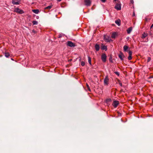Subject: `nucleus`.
Segmentation results:
<instances>
[{
  "mask_svg": "<svg viewBox=\"0 0 153 153\" xmlns=\"http://www.w3.org/2000/svg\"><path fill=\"white\" fill-rule=\"evenodd\" d=\"M67 45L70 47H74L75 46L74 43L71 41H68L67 43Z\"/></svg>",
  "mask_w": 153,
  "mask_h": 153,
  "instance_id": "1",
  "label": "nucleus"
},
{
  "mask_svg": "<svg viewBox=\"0 0 153 153\" xmlns=\"http://www.w3.org/2000/svg\"><path fill=\"white\" fill-rule=\"evenodd\" d=\"M104 39L107 42H109L111 41H112L111 38L108 36L104 35Z\"/></svg>",
  "mask_w": 153,
  "mask_h": 153,
  "instance_id": "2",
  "label": "nucleus"
},
{
  "mask_svg": "<svg viewBox=\"0 0 153 153\" xmlns=\"http://www.w3.org/2000/svg\"><path fill=\"white\" fill-rule=\"evenodd\" d=\"M107 56L105 53H102L101 55V59L103 62H105L106 61Z\"/></svg>",
  "mask_w": 153,
  "mask_h": 153,
  "instance_id": "3",
  "label": "nucleus"
},
{
  "mask_svg": "<svg viewBox=\"0 0 153 153\" xmlns=\"http://www.w3.org/2000/svg\"><path fill=\"white\" fill-rule=\"evenodd\" d=\"M109 79L107 76H106L104 79V84L105 85H107L108 84Z\"/></svg>",
  "mask_w": 153,
  "mask_h": 153,
  "instance_id": "4",
  "label": "nucleus"
},
{
  "mask_svg": "<svg viewBox=\"0 0 153 153\" xmlns=\"http://www.w3.org/2000/svg\"><path fill=\"white\" fill-rule=\"evenodd\" d=\"M14 11L20 14L22 13H24L23 11L20 9L16 8L15 9Z\"/></svg>",
  "mask_w": 153,
  "mask_h": 153,
  "instance_id": "5",
  "label": "nucleus"
},
{
  "mask_svg": "<svg viewBox=\"0 0 153 153\" xmlns=\"http://www.w3.org/2000/svg\"><path fill=\"white\" fill-rule=\"evenodd\" d=\"M20 0H12V3L13 4L18 5L20 3Z\"/></svg>",
  "mask_w": 153,
  "mask_h": 153,
  "instance_id": "6",
  "label": "nucleus"
},
{
  "mask_svg": "<svg viewBox=\"0 0 153 153\" xmlns=\"http://www.w3.org/2000/svg\"><path fill=\"white\" fill-rule=\"evenodd\" d=\"M84 2L85 5L87 6H90L91 3L90 0H85Z\"/></svg>",
  "mask_w": 153,
  "mask_h": 153,
  "instance_id": "7",
  "label": "nucleus"
},
{
  "mask_svg": "<svg viewBox=\"0 0 153 153\" xmlns=\"http://www.w3.org/2000/svg\"><path fill=\"white\" fill-rule=\"evenodd\" d=\"M119 104V102L118 101H114L113 102L112 105L114 108H116L117 107Z\"/></svg>",
  "mask_w": 153,
  "mask_h": 153,
  "instance_id": "8",
  "label": "nucleus"
},
{
  "mask_svg": "<svg viewBox=\"0 0 153 153\" xmlns=\"http://www.w3.org/2000/svg\"><path fill=\"white\" fill-rule=\"evenodd\" d=\"M115 8L117 10H120L121 9V5L120 4H117L115 6Z\"/></svg>",
  "mask_w": 153,
  "mask_h": 153,
  "instance_id": "9",
  "label": "nucleus"
},
{
  "mask_svg": "<svg viewBox=\"0 0 153 153\" xmlns=\"http://www.w3.org/2000/svg\"><path fill=\"white\" fill-rule=\"evenodd\" d=\"M118 56L119 57L121 60H123V58L124 57V56L122 53L121 52L120 54H119Z\"/></svg>",
  "mask_w": 153,
  "mask_h": 153,
  "instance_id": "10",
  "label": "nucleus"
},
{
  "mask_svg": "<svg viewBox=\"0 0 153 153\" xmlns=\"http://www.w3.org/2000/svg\"><path fill=\"white\" fill-rule=\"evenodd\" d=\"M95 48L96 51H98L99 50L100 47L99 45L96 44L95 45Z\"/></svg>",
  "mask_w": 153,
  "mask_h": 153,
  "instance_id": "11",
  "label": "nucleus"
},
{
  "mask_svg": "<svg viewBox=\"0 0 153 153\" xmlns=\"http://www.w3.org/2000/svg\"><path fill=\"white\" fill-rule=\"evenodd\" d=\"M132 29L131 27H130L129 28H128L127 30V33L128 34L130 33L131 31L132 30Z\"/></svg>",
  "mask_w": 153,
  "mask_h": 153,
  "instance_id": "12",
  "label": "nucleus"
},
{
  "mask_svg": "<svg viewBox=\"0 0 153 153\" xmlns=\"http://www.w3.org/2000/svg\"><path fill=\"white\" fill-rule=\"evenodd\" d=\"M115 23L118 26H120V19H118L115 21Z\"/></svg>",
  "mask_w": 153,
  "mask_h": 153,
  "instance_id": "13",
  "label": "nucleus"
},
{
  "mask_svg": "<svg viewBox=\"0 0 153 153\" xmlns=\"http://www.w3.org/2000/svg\"><path fill=\"white\" fill-rule=\"evenodd\" d=\"M32 11L34 13L37 14L39 13V10L38 9H33L32 10Z\"/></svg>",
  "mask_w": 153,
  "mask_h": 153,
  "instance_id": "14",
  "label": "nucleus"
},
{
  "mask_svg": "<svg viewBox=\"0 0 153 153\" xmlns=\"http://www.w3.org/2000/svg\"><path fill=\"white\" fill-rule=\"evenodd\" d=\"M117 35V33L116 32L113 33L111 34V37L113 38H114Z\"/></svg>",
  "mask_w": 153,
  "mask_h": 153,
  "instance_id": "15",
  "label": "nucleus"
},
{
  "mask_svg": "<svg viewBox=\"0 0 153 153\" xmlns=\"http://www.w3.org/2000/svg\"><path fill=\"white\" fill-rule=\"evenodd\" d=\"M101 49L102 50H105L106 51L107 49V47L102 45L101 46Z\"/></svg>",
  "mask_w": 153,
  "mask_h": 153,
  "instance_id": "16",
  "label": "nucleus"
},
{
  "mask_svg": "<svg viewBox=\"0 0 153 153\" xmlns=\"http://www.w3.org/2000/svg\"><path fill=\"white\" fill-rule=\"evenodd\" d=\"M128 48V47L126 45H125L123 47V50L124 51H127V50Z\"/></svg>",
  "mask_w": 153,
  "mask_h": 153,
  "instance_id": "17",
  "label": "nucleus"
},
{
  "mask_svg": "<svg viewBox=\"0 0 153 153\" xmlns=\"http://www.w3.org/2000/svg\"><path fill=\"white\" fill-rule=\"evenodd\" d=\"M147 36V34L145 33H143L142 34V38H144L146 37Z\"/></svg>",
  "mask_w": 153,
  "mask_h": 153,
  "instance_id": "18",
  "label": "nucleus"
},
{
  "mask_svg": "<svg viewBox=\"0 0 153 153\" xmlns=\"http://www.w3.org/2000/svg\"><path fill=\"white\" fill-rule=\"evenodd\" d=\"M4 55L6 57L8 58L10 56V54L8 52H6L4 53Z\"/></svg>",
  "mask_w": 153,
  "mask_h": 153,
  "instance_id": "19",
  "label": "nucleus"
},
{
  "mask_svg": "<svg viewBox=\"0 0 153 153\" xmlns=\"http://www.w3.org/2000/svg\"><path fill=\"white\" fill-rule=\"evenodd\" d=\"M88 62L89 64L90 65H91V57L89 56H88Z\"/></svg>",
  "mask_w": 153,
  "mask_h": 153,
  "instance_id": "20",
  "label": "nucleus"
},
{
  "mask_svg": "<svg viewBox=\"0 0 153 153\" xmlns=\"http://www.w3.org/2000/svg\"><path fill=\"white\" fill-rule=\"evenodd\" d=\"M52 5L49 6H48V7H45L44 8V9L45 10H46V9H51L52 8Z\"/></svg>",
  "mask_w": 153,
  "mask_h": 153,
  "instance_id": "21",
  "label": "nucleus"
},
{
  "mask_svg": "<svg viewBox=\"0 0 153 153\" xmlns=\"http://www.w3.org/2000/svg\"><path fill=\"white\" fill-rule=\"evenodd\" d=\"M111 99H107L106 100V102L108 104H109L110 105V104H109V103L111 102Z\"/></svg>",
  "mask_w": 153,
  "mask_h": 153,
  "instance_id": "22",
  "label": "nucleus"
},
{
  "mask_svg": "<svg viewBox=\"0 0 153 153\" xmlns=\"http://www.w3.org/2000/svg\"><path fill=\"white\" fill-rule=\"evenodd\" d=\"M32 23L33 25H37L38 24V22L36 21H33L32 22Z\"/></svg>",
  "mask_w": 153,
  "mask_h": 153,
  "instance_id": "23",
  "label": "nucleus"
},
{
  "mask_svg": "<svg viewBox=\"0 0 153 153\" xmlns=\"http://www.w3.org/2000/svg\"><path fill=\"white\" fill-rule=\"evenodd\" d=\"M85 65V62H84L83 61L81 62V65L82 66H84Z\"/></svg>",
  "mask_w": 153,
  "mask_h": 153,
  "instance_id": "24",
  "label": "nucleus"
},
{
  "mask_svg": "<svg viewBox=\"0 0 153 153\" xmlns=\"http://www.w3.org/2000/svg\"><path fill=\"white\" fill-rule=\"evenodd\" d=\"M128 53L129 54V56H131L132 55V52L131 51H128Z\"/></svg>",
  "mask_w": 153,
  "mask_h": 153,
  "instance_id": "25",
  "label": "nucleus"
},
{
  "mask_svg": "<svg viewBox=\"0 0 153 153\" xmlns=\"http://www.w3.org/2000/svg\"><path fill=\"white\" fill-rule=\"evenodd\" d=\"M86 86H87V87L88 90L89 91H91V90H90V87H89L88 85V84H86Z\"/></svg>",
  "mask_w": 153,
  "mask_h": 153,
  "instance_id": "26",
  "label": "nucleus"
},
{
  "mask_svg": "<svg viewBox=\"0 0 153 153\" xmlns=\"http://www.w3.org/2000/svg\"><path fill=\"white\" fill-rule=\"evenodd\" d=\"M128 59L129 60H131L132 59V57L131 56H129L128 57Z\"/></svg>",
  "mask_w": 153,
  "mask_h": 153,
  "instance_id": "27",
  "label": "nucleus"
},
{
  "mask_svg": "<svg viewBox=\"0 0 153 153\" xmlns=\"http://www.w3.org/2000/svg\"><path fill=\"white\" fill-rule=\"evenodd\" d=\"M63 35L62 34H59V38H60L62 37L63 36Z\"/></svg>",
  "mask_w": 153,
  "mask_h": 153,
  "instance_id": "28",
  "label": "nucleus"
},
{
  "mask_svg": "<svg viewBox=\"0 0 153 153\" xmlns=\"http://www.w3.org/2000/svg\"><path fill=\"white\" fill-rule=\"evenodd\" d=\"M151 60V58L150 57H148L147 59V62H149Z\"/></svg>",
  "mask_w": 153,
  "mask_h": 153,
  "instance_id": "29",
  "label": "nucleus"
},
{
  "mask_svg": "<svg viewBox=\"0 0 153 153\" xmlns=\"http://www.w3.org/2000/svg\"><path fill=\"white\" fill-rule=\"evenodd\" d=\"M115 74H116L117 75H119V73L118 72H115Z\"/></svg>",
  "mask_w": 153,
  "mask_h": 153,
  "instance_id": "30",
  "label": "nucleus"
},
{
  "mask_svg": "<svg viewBox=\"0 0 153 153\" xmlns=\"http://www.w3.org/2000/svg\"><path fill=\"white\" fill-rule=\"evenodd\" d=\"M133 16H135V13L134 12H133Z\"/></svg>",
  "mask_w": 153,
  "mask_h": 153,
  "instance_id": "31",
  "label": "nucleus"
},
{
  "mask_svg": "<svg viewBox=\"0 0 153 153\" xmlns=\"http://www.w3.org/2000/svg\"><path fill=\"white\" fill-rule=\"evenodd\" d=\"M101 1L103 2H105L106 0H101Z\"/></svg>",
  "mask_w": 153,
  "mask_h": 153,
  "instance_id": "32",
  "label": "nucleus"
},
{
  "mask_svg": "<svg viewBox=\"0 0 153 153\" xmlns=\"http://www.w3.org/2000/svg\"><path fill=\"white\" fill-rule=\"evenodd\" d=\"M119 84H120V86H122V83L120 82V83H119Z\"/></svg>",
  "mask_w": 153,
  "mask_h": 153,
  "instance_id": "33",
  "label": "nucleus"
},
{
  "mask_svg": "<svg viewBox=\"0 0 153 153\" xmlns=\"http://www.w3.org/2000/svg\"><path fill=\"white\" fill-rule=\"evenodd\" d=\"M62 0H57V1L58 2H60V1Z\"/></svg>",
  "mask_w": 153,
  "mask_h": 153,
  "instance_id": "34",
  "label": "nucleus"
},
{
  "mask_svg": "<svg viewBox=\"0 0 153 153\" xmlns=\"http://www.w3.org/2000/svg\"><path fill=\"white\" fill-rule=\"evenodd\" d=\"M153 27V24H152V25L151 26V28L152 27Z\"/></svg>",
  "mask_w": 153,
  "mask_h": 153,
  "instance_id": "35",
  "label": "nucleus"
},
{
  "mask_svg": "<svg viewBox=\"0 0 153 153\" xmlns=\"http://www.w3.org/2000/svg\"><path fill=\"white\" fill-rule=\"evenodd\" d=\"M114 1H117V0H114Z\"/></svg>",
  "mask_w": 153,
  "mask_h": 153,
  "instance_id": "36",
  "label": "nucleus"
}]
</instances>
